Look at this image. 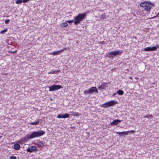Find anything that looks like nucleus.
Wrapping results in <instances>:
<instances>
[{
	"mask_svg": "<svg viewBox=\"0 0 159 159\" xmlns=\"http://www.w3.org/2000/svg\"><path fill=\"white\" fill-rule=\"evenodd\" d=\"M135 132V131L134 130H131L127 131L117 132H116V134H118L120 136H121L123 135H128V133H134Z\"/></svg>",
	"mask_w": 159,
	"mask_h": 159,
	"instance_id": "0eeeda50",
	"label": "nucleus"
},
{
	"mask_svg": "<svg viewBox=\"0 0 159 159\" xmlns=\"http://www.w3.org/2000/svg\"><path fill=\"white\" fill-rule=\"evenodd\" d=\"M38 150V149L35 146H31L30 148H28L27 149V151L29 152H36Z\"/></svg>",
	"mask_w": 159,
	"mask_h": 159,
	"instance_id": "6e6552de",
	"label": "nucleus"
},
{
	"mask_svg": "<svg viewBox=\"0 0 159 159\" xmlns=\"http://www.w3.org/2000/svg\"><path fill=\"white\" fill-rule=\"evenodd\" d=\"M155 48H155L154 46L152 47H148L145 48H144V50L146 52L155 51H156Z\"/></svg>",
	"mask_w": 159,
	"mask_h": 159,
	"instance_id": "f8f14e48",
	"label": "nucleus"
},
{
	"mask_svg": "<svg viewBox=\"0 0 159 159\" xmlns=\"http://www.w3.org/2000/svg\"><path fill=\"white\" fill-rule=\"evenodd\" d=\"M50 90V87H49V90Z\"/></svg>",
	"mask_w": 159,
	"mask_h": 159,
	"instance_id": "79ce46f5",
	"label": "nucleus"
},
{
	"mask_svg": "<svg viewBox=\"0 0 159 159\" xmlns=\"http://www.w3.org/2000/svg\"><path fill=\"white\" fill-rule=\"evenodd\" d=\"M45 132L42 130H39L34 131L31 133L30 134L26 135L23 142H26L27 140H30L36 137H38L44 135Z\"/></svg>",
	"mask_w": 159,
	"mask_h": 159,
	"instance_id": "f257e3e1",
	"label": "nucleus"
},
{
	"mask_svg": "<svg viewBox=\"0 0 159 159\" xmlns=\"http://www.w3.org/2000/svg\"><path fill=\"white\" fill-rule=\"evenodd\" d=\"M129 79H132V77H131V76H130V77H129Z\"/></svg>",
	"mask_w": 159,
	"mask_h": 159,
	"instance_id": "e433bc0d",
	"label": "nucleus"
},
{
	"mask_svg": "<svg viewBox=\"0 0 159 159\" xmlns=\"http://www.w3.org/2000/svg\"><path fill=\"white\" fill-rule=\"evenodd\" d=\"M10 159H17L16 157L14 156H11L10 157Z\"/></svg>",
	"mask_w": 159,
	"mask_h": 159,
	"instance_id": "a878e982",
	"label": "nucleus"
},
{
	"mask_svg": "<svg viewBox=\"0 0 159 159\" xmlns=\"http://www.w3.org/2000/svg\"><path fill=\"white\" fill-rule=\"evenodd\" d=\"M7 29L3 30L0 32V34H4L7 31Z\"/></svg>",
	"mask_w": 159,
	"mask_h": 159,
	"instance_id": "5701e85b",
	"label": "nucleus"
},
{
	"mask_svg": "<svg viewBox=\"0 0 159 159\" xmlns=\"http://www.w3.org/2000/svg\"><path fill=\"white\" fill-rule=\"evenodd\" d=\"M66 22H68V23H71L74 22V20H67L66 21Z\"/></svg>",
	"mask_w": 159,
	"mask_h": 159,
	"instance_id": "cd10ccee",
	"label": "nucleus"
},
{
	"mask_svg": "<svg viewBox=\"0 0 159 159\" xmlns=\"http://www.w3.org/2000/svg\"><path fill=\"white\" fill-rule=\"evenodd\" d=\"M69 116L70 115L69 114L65 113L64 115L61 114H59L57 117V118H68Z\"/></svg>",
	"mask_w": 159,
	"mask_h": 159,
	"instance_id": "1a4fd4ad",
	"label": "nucleus"
},
{
	"mask_svg": "<svg viewBox=\"0 0 159 159\" xmlns=\"http://www.w3.org/2000/svg\"><path fill=\"white\" fill-rule=\"evenodd\" d=\"M22 2V0H16V3L17 4H20Z\"/></svg>",
	"mask_w": 159,
	"mask_h": 159,
	"instance_id": "393cba45",
	"label": "nucleus"
},
{
	"mask_svg": "<svg viewBox=\"0 0 159 159\" xmlns=\"http://www.w3.org/2000/svg\"><path fill=\"white\" fill-rule=\"evenodd\" d=\"M117 102L116 101L111 100L103 104L101 106V107L104 108L114 106Z\"/></svg>",
	"mask_w": 159,
	"mask_h": 159,
	"instance_id": "20e7f679",
	"label": "nucleus"
},
{
	"mask_svg": "<svg viewBox=\"0 0 159 159\" xmlns=\"http://www.w3.org/2000/svg\"><path fill=\"white\" fill-rule=\"evenodd\" d=\"M52 108H51V107H50V110H51V109Z\"/></svg>",
	"mask_w": 159,
	"mask_h": 159,
	"instance_id": "a19ab883",
	"label": "nucleus"
},
{
	"mask_svg": "<svg viewBox=\"0 0 159 159\" xmlns=\"http://www.w3.org/2000/svg\"><path fill=\"white\" fill-rule=\"evenodd\" d=\"M124 93V91L121 89H119L117 91V94L120 95H123Z\"/></svg>",
	"mask_w": 159,
	"mask_h": 159,
	"instance_id": "dca6fc26",
	"label": "nucleus"
},
{
	"mask_svg": "<svg viewBox=\"0 0 159 159\" xmlns=\"http://www.w3.org/2000/svg\"><path fill=\"white\" fill-rule=\"evenodd\" d=\"M9 16H7V17H9Z\"/></svg>",
	"mask_w": 159,
	"mask_h": 159,
	"instance_id": "ea45409f",
	"label": "nucleus"
},
{
	"mask_svg": "<svg viewBox=\"0 0 159 159\" xmlns=\"http://www.w3.org/2000/svg\"><path fill=\"white\" fill-rule=\"evenodd\" d=\"M87 13L84 12L83 13H79L78 15L75 16L74 18L75 21H74V24L75 25H78L80 24L81 21L85 19L87 16Z\"/></svg>",
	"mask_w": 159,
	"mask_h": 159,
	"instance_id": "f03ea898",
	"label": "nucleus"
},
{
	"mask_svg": "<svg viewBox=\"0 0 159 159\" xmlns=\"http://www.w3.org/2000/svg\"><path fill=\"white\" fill-rule=\"evenodd\" d=\"M10 20L9 19L5 21V23L6 24H8L10 21Z\"/></svg>",
	"mask_w": 159,
	"mask_h": 159,
	"instance_id": "c85d7f7f",
	"label": "nucleus"
},
{
	"mask_svg": "<svg viewBox=\"0 0 159 159\" xmlns=\"http://www.w3.org/2000/svg\"><path fill=\"white\" fill-rule=\"evenodd\" d=\"M147 5V4L146 2H144L141 3L140 5V6L141 7H143V8Z\"/></svg>",
	"mask_w": 159,
	"mask_h": 159,
	"instance_id": "f3484780",
	"label": "nucleus"
},
{
	"mask_svg": "<svg viewBox=\"0 0 159 159\" xmlns=\"http://www.w3.org/2000/svg\"><path fill=\"white\" fill-rule=\"evenodd\" d=\"M117 94V93H114L113 95H112V96H115V95H116V94Z\"/></svg>",
	"mask_w": 159,
	"mask_h": 159,
	"instance_id": "c9c22d12",
	"label": "nucleus"
},
{
	"mask_svg": "<svg viewBox=\"0 0 159 159\" xmlns=\"http://www.w3.org/2000/svg\"><path fill=\"white\" fill-rule=\"evenodd\" d=\"M17 52V50H16L15 51H9V52L11 53H16Z\"/></svg>",
	"mask_w": 159,
	"mask_h": 159,
	"instance_id": "bb28decb",
	"label": "nucleus"
},
{
	"mask_svg": "<svg viewBox=\"0 0 159 159\" xmlns=\"http://www.w3.org/2000/svg\"><path fill=\"white\" fill-rule=\"evenodd\" d=\"M13 148L15 150H18L20 148V146L19 143H16L14 145Z\"/></svg>",
	"mask_w": 159,
	"mask_h": 159,
	"instance_id": "ddd939ff",
	"label": "nucleus"
},
{
	"mask_svg": "<svg viewBox=\"0 0 159 159\" xmlns=\"http://www.w3.org/2000/svg\"><path fill=\"white\" fill-rule=\"evenodd\" d=\"M121 121V120L118 119H115L112 122H111L110 123V125L112 126L116 125L120 123Z\"/></svg>",
	"mask_w": 159,
	"mask_h": 159,
	"instance_id": "9d476101",
	"label": "nucleus"
},
{
	"mask_svg": "<svg viewBox=\"0 0 159 159\" xmlns=\"http://www.w3.org/2000/svg\"><path fill=\"white\" fill-rule=\"evenodd\" d=\"M30 0H22V2L23 3H26Z\"/></svg>",
	"mask_w": 159,
	"mask_h": 159,
	"instance_id": "2f4dec72",
	"label": "nucleus"
},
{
	"mask_svg": "<svg viewBox=\"0 0 159 159\" xmlns=\"http://www.w3.org/2000/svg\"><path fill=\"white\" fill-rule=\"evenodd\" d=\"M51 54H52L53 55H57L59 54L58 51H54L52 53H50Z\"/></svg>",
	"mask_w": 159,
	"mask_h": 159,
	"instance_id": "412c9836",
	"label": "nucleus"
},
{
	"mask_svg": "<svg viewBox=\"0 0 159 159\" xmlns=\"http://www.w3.org/2000/svg\"><path fill=\"white\" fill-rule=\"evenodd\" d=\"M62 88L63 87L61 85L53 84L50 86V91H54Z\"/></svg>",
	"mask_w": 159,
	"mask_h": 159,
	"instance_id": "423d86ee",
	"label": "nucleus"
},
{
	"mask_svg": "<svg viewBox=\"0 0 159 159\" xmlns=\"http://www.w3.org/2000/svg\"><path fill=\"white\" fill-rule=\"evenodd\" d=\"M76 112H75V114H74V116L76 115Z\"/></svg>",
	"mask_w": 159,
	"mask_h": 159,
	"instance_id": "4c0bfd02",
	"label": "nucleus"
},
{
	"mask_svg": "<svg viewBox=\"0 0 159 159\" xmlns=\"http://www.w3.org/2000/svg\"><path fill=\"white\" fill-rule=\"evenodd\" d=\"M106 16L105 14H102L100 16L101 19L102 20L106 18Z\"/></svg>",
	"mask_w": 159,
	"mask_h": 159,
	"instance_id": "aec40b11",
	"label": "nucleus"
},
{
	"mask_svg": "<svg viewBox=\"0 0 159 159\" xmlns=\"http://www.w3.org/2000/svg\"><path fill=\"white\" fill-rule=\"evenodd\" d=\"M66 22H67L66 21V22L61 23L60 24L61 26L62 27H67L68 26V24Z\"/></svg>",
	"mask_w": 159,
	"mask_h": 159,
	"instance_id": "2eb2a0df",
	"label": "nucleus"
},
{
	"mask_svg": "<svg viewBox=\"0 0 159 159\" xmlns=\"http://www.w3.org/2000/svg\"><path fill=\"white\" fill-rule=\"evenodd\" d=\"M52 100V98H50V101L51 100Z\"/></svg>",
	"mask_w": 159,
	"mask_h": 159,
	"instance_id": "58836bf2",
	"label": "nucleus"
},
{
	"mask_svg": "<svg viewBox=\"0 0 159 159\" xmlns=\"http://www.w3.org/2000/svg\"><path fill=\"white\" fill-rule=\"evenodd\" d=\"M151 9V7L147 5L143 8H142V10H143L146 11H150Z\"/></svg>",
	"mask_w": 159,
	"mask_h": 159,
	"instance_id": "4468645a",
	"label": "nucleus"
},
{
	"mask_svg": "<svg viewBox=\"0 0 159 159\" xmlns=\"http://www.w3.org/2000/svg\"><path fill=\"white\" fill-rule=\"evenodd\" d=\"M39 145L40 146H42L43 145V143H41V142L39 143Z\"/></svg>",
	"mask_w": 159,
	"mask_h": 159,
	"instance_id": "473e14b6",
	"label": "nucleus"
},
{
	"mask_svg": "<svg viewBox=\"0 0 159 159\" xmlns=\"http://www.w3.org/2000/svg\"><path fill=\"white\" fill-rule=\"evenodd\" d=\"M146 2L147 4H148L149 5H152V6L153 7L154 6V4L152 3V2H150L149 1H148L147 2Z\"/></svg>",
	"mask_w": 159,
	"mask_h": 159,
	"instance_id": "b1692460",
	"label": "nucleus"
},
{
	"mask_svg": "<svg viewBox=\"0 0 159 159\" xmlns=\"http://www.w3.org/2000/svg\"><path fill=\"white\" fill-rule=\"evenodd\" d=\"M156 48L155 49L156 50L157 48H159V44H157L156 46H154Z\"/></svg>",
	"mask_w": 159,
	"mask_h": 159,
	"instance_id": "7c9ffc66",
	"label": "nucleus"
},
{
	"mask_svg": "<svg viewBox=\"0 0 159 159\" xmlns=\"http://www.w3.org/2000/svg\"><path fill=\"white\" fill-rule=\"evenodd\" d=\"M60 71V70H52L51 71H50V74H56L58 73Z\"/></svg>",
	"mask_w": 159,
	"mask_h": 159,
	"instance_id": "6ab92c4d",
	"label": "nucleus"
},
{
	"mask_svg": "<svg viewBox=\"0 0 159 159\" xmlns=\"http://www.w3.org/2000/svg\"><path fill=\"white\" fill-rule=\"evenodd\" d=\"M149 117H151V118H152L153 116L152 115H149V114H147V115H144L143 116V117L144 118H148Z\"/></svg>",
	"mask_w": 159,
	"mask_h": 159,
	"instance_id": "4be33fe9",
	"label": "nucleus"
},
{
	"mask_svg": "<svg viewBox=\"0 0 159 159\" xmlns=\"http://www.w3.org/2000/svg\"><path fill=\"white\" fill-rule=\"evenodd\" d=\"M64 50V49H61V50H59V51H58V52H59V53L60 54V53L62 52V51H63Z\"/></svg>",
	"mask_w": 159,
	"mask_h": 159,
	"instance_id": "f704fd0d",
	"label": "nucleus"
},
{
	"mask_svg": "<svg viewBox=\"0 0 159 159\" xmlns=\"http://www.w3.org/2000/svg\"><path fill=\"white\" fill-rule=\"evenodd\" d=\"M122 53V51L121 50H118L114 51H111L107 52L105 55V57L110 58L111 59L114 58V57L120 55Z\"/></svg>",
	"mask_w": 159,
	"mask_h": 159,
	"instance_id": "7ed1b4c3",
	"label": "nucleus"
},
{
	"mask_svg": "<svg viewBox=\"0 0 159 159\" xmlns=\"http://www.w3.org/2000/svg\"><path fill=\"white\" fill-rule=\"evenodd\" d=\"M94 92L97 93H98V90L95 87H93L89 88L88 90L84 91V93L85 94L87 93H90L92 94Z\"/></svg>",
	"mask_w": 159,
	"mask_h": 159,
	"instance_id": "39448f33",
	"label": "nucleus"
},
{
	"mask_svg": "<svg viewBox=\"0 0 159 159\" xmlns=\"http://www.w3.org/2000/svg\"><path fill=\"white\" fill-rule=\"evenodd\" d=\"M99 44H104V42L103 41H101L99 42Z\"/></svg>",
	"mask_w": 159,
	"mask_h": 159,
	"instance_id": "72a5a7b5",
	"label": "nucleus"
},
{
	"mask_svg": "<svg viewBox=\"0 0 159 159\" xmlns=\"http://www.w3.org/2000/svg\"><path fill=\"white\" fill-rule=\"evenodd\" d=\"M39 123V120H37L36 121L34 122H31L30 123V124L32 125H37Z\"/></svg>",
	"mask_w": 159,
	"mask_h": 159,
	"instance_id": "a211bd4d",
	"label": "nucleus"
},
{
	"mask_svg": "<svg viewBox=\"0 0 159 159\" xmlns=\"http://www.w3.org/2000/svg\"><path fill=\"white\" fill-rule=\"evenodd\" d=\"M108 84V83L103 82L101 85L100 86H99L98 87V88L99 89H105L107 87Z\"/></svg>",
	"mask_w": 159,
	"mask_h": 159,
	"instance_id": "9b49d317",
	"label": "nucleus"
},
{
	"mask_svg": "<svg viewBox=\"0 0 159 159\" xmlns=\"http://www.w3.org/2000/svg\"><path fill=\"white\" fill-rule=\"evenodd\" d=\"M159 16V13H158L155 16H154L153 17H152V18H154L156 17H157Z\"/></svg>",
	"mask_w": 159,
	"mask_h": 159,
	"instance_id": "c756f323",
	"label": "nucleus"
}]
</instances>
